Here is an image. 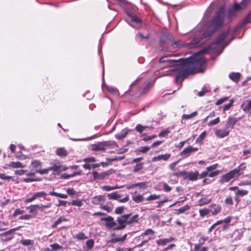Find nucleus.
<instances>
[{
    "label": "nucleus",
    "instance_id": "f257e3e1",
    "mask_svg": "<svg viewBox=\"0 0 251 251\" xmlns=\"http://www.w3.org/2000/svg\"><path fill=\"white\" fill-rule=\"evenodd\" d=\"M212 49L203 48L189 57L178 60L163 57L160 58L159 62L166 63L169 66L174 65V63H176V66L171 70L175 72L176 75L175 80L177 82L180 79H184L190 75L203 72L206 62L203 55L208 53Z\"/></svg>",
    "mask_w": 251,
    "mask_h": 251
},
{
    "label": "nucleus",
    "instance_id": "f03ea898",
    "mask_svg": "<svg viewBox=\"0 0 251 251\" xmlns=\"http://www.w3.org/2000/svg\"><path fill=\"white\" fill-rule=\"evenodd\" d=\"M225 18L224 11L216 13L212 22L203 26L191 43L190 47H198L208 40L217 29L222 27Z\"/></svg>",
    "mask_w": 251,
    "mask_h": 251
},
{
    "label": "nucleus",
    "instance_id": "7ed1b4c3",
    "mask_svg": "<svg viewBox=\"0 0 251 251\" xmlns=\"http://www.w3.org/2000/svg\"><path fill=\"white\" fill-rule=\"evenodd\" d=\"M246 168L245 163H242L237 168L223 175L220 178V182L224 183L228 182L231 179L238 178L239 176L244 174Z\"/></svg>",
    "mask_w": 251,
    "mask_h": 251
},
{
    "label": "nucleus",
    "instance_id": "20e7f679",
    "mask_svg": "<svg viewBox=\"0 0 251 251\" xmlns=\"http://www.w3.org/2000/svg\"><path fill=\"white\" fill-rule=\"evenodd\" d=\"M142 84V82H141V79L136 80L131 84L130 87L128 90L127 93L130 95L132 96L137 94V91L140 92V93L141 94H145L148 93L151 87V83H147L142 90V88H141Z\"/></svg>",
    "mask_w": 251,
    "mask_h": 251
},
{
    "label": "nucleus",
    "instance_id": "39448f33",
    "mask_svg": "<svg viewBox=\"0 0 251 251\" xmlns=\"http://www.w3.org/2000/svg\"><path fill=\"white\" fill-rule=\"evenodd\" d=\"M231 39L229 32H226L220 34L215 41V44L222 47H226L231 41Z\"/></svg>",
    "mask_w": 251,
    "mask_h": 251
},
{
    "label": "nucleus",
    "instance_id": "423d86ee",
    "mask_svg": "<svg viewBox=\"0 0 251 251\" xmlns=\"http://www.w3.org/2000/svg\"><path fill=\"white\" fill-rule=\"evenodd\" d=\"M116 145V143L110 141H103L91 146L92 151H105L107 148Z\"/></svg>",
    "mask_w": 251,
    "mask_h": 251
},
{
    "label": "nucleus",
    "instance_id": "0eeeda50",
    "mask_svg": "<svg viewBox=\"0 0 251 251\" xmlns=\"http://www.w3.org/2000/svg\"><path fill=\"white\" fill-rule=\"evenodd\" d=\"M131 214H127L123 215L121 216L118 217L116 222L118 223V226L117 227V230H121L126 228V225H127V220L130 217Z\"/></svg>",
    "mask_w": 251,
    "mask_h": 251
},
{
    "label": "nucleus",
    "instance_id": "6e6552de",
    "mask_svg": "<svg viewBox=\"0 0 251 251\" xmlns=\"http://www.w3.org/2000/svg\"><path fill=\"white\" fill-rule=\"evenodd\" d=\"M112 173V170H107L100 173L96 171H94L92 173L93 179L96 180H103L105 178H107Z\"/></svg>",
    "mask_w": 251,
    "mask_h": 251
},
{
    "label": "nucleus",
    "instance_id": "1a4fd4ad",
    "mask_svg": "<svg viewBox=\"0 0 251 251\" xmlns=\"http://www.w3.org/2000/svg\"><path fill=\"white\" fill-rule=\"evenodd\" d=\"M198 150L199 148H198L193 147L192 146H189L180 152V155L183 158H186L190 156L192 153L196 152Z\"/></svg>",
    "mask_w": 251,
    "mask_h": 251
},
{
    "label": "nucleus",
    "instance_id": "9d476101",
    "mask_svg": "<svg viewBox=\"0 0 251 251\" xmlns=\"http://www.w3.org/2000/svg\"><path fill=\"white\" fill-rule=\"evenodd\" d=\"M51 166L49 167L50 171H52L53 174L61 172L66 170L68 168L61 165L60 162L51 163Z\"/></svg>",
    "mask_w": 251,
    "mask_h": 251
},
{
    "label": "nucleus",
    "instance_id": "9b49d317",
    "mask_svg": "<svg viewBox=\"0 0 251 251\" xmlns=\"http://www.w3.org/2000/svg\"><path fill=\"white\" fill-rule=\"evenodd\" d=\"M242 117H240L238 118H235L232 116H229L226 121L225 127L229 129H233L235 125L240 120H241Z\"/></svg>",
    "mask_w": 251,
    "mask_h": 251
},
{
    "label": "nucleus",
    "instance_id": "f8f14e48",
    "mask_svg": "<svg viewBox=\"0 0 251 251\" xmlns=\"http://www.w3.org/2000/svg\"><path fill=\"white\" fill-rule=\"evenodd\" d=\"M199 173L198 171L187 172L185 171L184 179H188L190 181H196L199 179Z\"/></svg>",
    "mask_w": 251,
    "mask_h": 251
},
{
    "label": "nucleus",
    "instance_id": "ddd939ff",
    "mask_svg": "<svg viewBox=\"0 0 251 251\" xmlns=\"http://www.w3.org/2000/svg\"><path fill=\"white\" fill-rule=\"evenodd\" d=\"M106 200L105 195H98L93 197L91 199V203L94 205L102 204Z\"/></svg>",
    "mask_w": 251,
    "mask_h": 251
},
{
    "label": "nucleus",
    "instance_id": "4468645a",
    "mask_svg": "<svg viewBox=\"0 0 251 251\" xmlns=\"http://www.w3.org/2000/svg\"><path fill=\"white\" fill-rule=\"evenodd\" d=\"M229 132V130L225 127L224 129H217L215 130V134L217 137L223 138L228 136Z\"/></svg>",
    "mask_w": 251,
    "mask_h": 251
},
{
    "label": "nucleus",
    "instance_id": "2eb2a0df",
    "mask_svg": "<svg viewBox=\"0 0 251 251\" xmlns=\"http://www.w3.org/2000/svg\"><path fill=\"white\" fill-rule=\"evenodd\" d=\"M241 108L246 113L251 114V99L243 102L241 105Z\"/></svg>",
    "mask_w": 251,
    "mask_h": 251
},
{
    "label": "nucleus",
    "instance_id": "dca6fc26",
    "mask_svg": "<svg viewBox=\"0 0 251 251\" xmlns=\"http://www.w3.org/2000/svg\"><path fill=\"white\" fill-rule=\"evenodd\" d=\"M210 213L212 215L214 216L220 213L222 210L221 206L215 203H212L210 206Z\"/></svg>",
    "mask_w": 251,
    "mask_h": 251
},
{
    "label": "nucleus",
    "instance_id": "f3484780",
    "mask_svg": "<svg viewBox=\"0 0 251 251\" xmlns=\"http://www.w3.org/2000/svg\"><path fill=\"white\" fill-rule=\"evenodd\" d=\"M251 2V0H243L242 2L239 3H235L233 8L236 11L240 10L245 8L247 5Z\"/></svg>",
    "mask_w": 251,
    "mask_h": 251
},
{
    "label": "nucleus",
    "instance_id": "a211bd4d",
    "mask_svg": "<svg viewBox=\"0 0 251 251\" xmlns=\"http://www.w3.org/2000/svg\"><path fill=\"white\" fill-rule=\"evenodd\" d=\"M171 154L170 153H166L164 154H160L158 155L157 156H154L152 158V161L155 162L161 160H163L164 161H167L170 157Z\"/></svg>",
    "mask_w": 251,
    "mask_h": 251
},
{
    "label": "nucleus",
    "instance_id": "6ab92c4d",
    "mask_svg": "<svg viewBox=\"0 0 251 251\" xmlns=\"http://www.w3.org/2000/svg\"><path fill=\"white\" fill-rule=\"evenodd\" d=\"M147 128L152 129L153 127L151 126H143L142 125L139 124L136 125L135 129L139 133H142V132Z\"/></svg>",
    "mask_w": 251,
    "mask_h": 251
},
{
    "label": "nucleus",
    "instance_id": "aec40b11",
    "mask_svg": "<svg viewBox=\"0 0 251 251\" xmlns=\"http://www.w3.org/2000/svg\"><path fill=\"white\" fill-rule=\"evenodd\" d=\"M82 174V171L81 170L75 171L72 174H69L67 173H64L61 175V177L64 179H68L72 177H74L77 175H81Z\"/></svg>",
    "mask_w": 251,
    "mask_h": 251
},
{
    "label": "nucleus",
    "instance_id": "412c9836",
    "mask_svg": "<svg viewBox=\"0 0 251 251\" xmlns=\"http://www.w3.org/2000/svg\"><path fill=\"white\" fill-rule=\"evenodd\" d=\"M102 221H104L105 222V226L109 228H111V226H112L113 222L114 221V218L111 216H108L106 218H103L101 219Z\"/></svg>",
    "mask_w": 251,
    "mask_h": 251
},
{
    "label": "nucleus",
    "instance_id": "4be33fe9",
    "mask_svg": "<svg viewBox=\"0 0 251 251\" xmlns=\"http://www.w3.org/2000/svg\"><path fill=\"white\" fill-rule=\"evenodd\" d=\"M56 154L61 157H65L68 155V152L64 148H59L56 150Z\"/></svg>",
    "mask_w": 251,
    "mask_h": 251
},
{
    "label": "nucleus",
    "instance_id": "5701e85b",
    "mask_svg": "<svg viewBox=\"0 0 251 251\" xmlns=\"http://www.w3.org/2000/svg\"><path fill=\"white\" fill-rule=\"evenodd\" d=\"M107 196L109 199L114 200H118V199L121 197V195L119 194L117 192H114L110 194H107Z\"/></svg>",
    "mask_w": 251,
    "mask_h": 251
},
{
    "label": "nucleus",
    "instance_id": "b1692460",
    "mask_svg": "<svg viewBox=\"0 0 251 251\" xmlns=\"http://www.w3.org/2000/svg\"><path fill=\"white\" fill-rule=\"evenodd\" d=\"M7 165L12 168H24L25 166L23 165L22 163L20 162H11Z\"/></svg>",
    "mask_w": 251,
    "mask_h": 251
},
{
    "label": "nucleus",
    "instance_id": "393cba45",
    "mask_svg": "<svg viewBox=\"0 0 251 251\" xmlns=\"http://www.w3.org/2000/svg\"><path fill=\"white\" fill-rule=\"evenodd\" d=\"M126 234H125L124 236H123L121 237H116V238H112L109 242L112 243H116L119 242H124L126 239Z\"/></svg>",
    "mask_w": 251,
    "mask_h": 251
},
{
    "label": "nucleus",
    "instance_id": "a878e982",
    "mask_svg": "<svg viewBox=\"0 0 251 251\" xmlns=\"http://www.w3.org/2000/svg\"><path fill=\"white\" fill-rule=\"evenodd\" d=\"M224 203L226 206H230L233 204V197L231 194L226 196Z\"/></svg>",
    "mask_w": 251,
    "mask_h": 251
},
{
    "label": "nucleus",
    "instance_id": "bb28decb",
    "mask_svg": "<svg viewBox=\"0 0 251 251\" xmlns=\"http://www.w3.org/2000/svg\"><path fill=\"white\" fill-rule=\"evenodd\" d=\"M139 220V215L136 214L132 216L131 217H129L128 220H127V225H130L134 223H137L138 222Z\"/></svg>",
    "mask_w": 251,
    "mask_h": 251
},
{
    "label": "nucleus",
    "instance_id": "cd10ccee",
    "mask_svg": "<svg viewBox=\"0 0 251 251\" xmlns=\"http://www.w3.org/2000/svg\"><path fill=\"white\" fill-rule=\"evenodd\" d=\"M43 163L38 160H33L31 162V166L32 168L36 169H38V168L40 167Z\"/></svg>",
    "mask_w": 251,
    "mask_h": 251
},
{
    "label": "nucleus",
    "instance_id": "c85d7f7f",
    "mask_svg": "<svg viewBox=\"0 0 251 251\" xmlns=\"http://www.w3.org/2000/svg\"><path fill=\"white\" fill-rule=\"evenodd\" d=\"M211 201V200L210 199H207V198H202L200 199L198 201V204L200 206H203L204 205L208 204Z\"/></svg>",
    "mask_w": 251,
    "mask_h": 251
},
{
    "label": "nucleus",
    "instance_id": "c756f323",
    "mask_svg": "<svg viewBox=\"0 0 251 251\" xmlns=\"http://www.w3.org/2000/svg\"><path fill=\"white\" fill-rule=\"evenodd\" d=\"M190 206L188 205H185L182 207H180L178 209L176 210V214L179 215L181 213H184L185 211L189 210Z\"/></svg>",
    "mask_w": 251,
    "mask_h": 251
},
{
    "label": "nucleus",
    "instance_id": "7c9ffc66",
    "mask_svg": "<svg viewBox=\"0 0 251 251\" xmlns=\"http://www.w3.org/2000/svg\"><path fill=\"white\" fill-rule=\"evenodd\" d=\"M39 207L38 204L31 205L26 207V209L29 210L30 213H34L35 215L37 214V208Z\"/></svg>",
    "mask_w": 251,
    "mask_h": 251
},
{
    "label": "nucleus",
    "instance_id": "2f4dec72",
    "mask_svg": "<svg viewBox=\"0 0 251 251\" xmlns=\"http://www.w3.org/2000/svg\"><path fill=\"white\" fill-rule=\"evenodd\" d=\"M200 213V216L201 218H203L205 216L208 215L210 214V210L207 208H204L200 209L199 210Z\"/></svg>",
    "mask_w": 251,
    "mask_h": 251
},
{
    "label": "nucleus",
    "instance_id": "473e14b6",
    "mask_svg": "<svg viewBox=\"0 0 251 251\" xmlns=\"http://www.w3.org/2000/svg\"><path fill=\"white\" fill-rule=\"evenodd\" d=\"M128 133V130L124 129L122 131L121 133L116 134L115 137L119 140H122L126 137Z\"/></svg>",
    "mask_w": 251,
    "mask_h": 251
},
{
    "label": "nucleus",
    "instance_id": "72a5a7b5",
    "mask_svg": "<svg viewBox=\"0 0 251 251\" xmlns=\"http://www.w3.org/2000/svg\"><path fill=\"white\" fill-rule=\"evenodd\" d=\"M73 237L78 240H83L87 239L88 237L82 232H80L78 234L73 235Z\"/></svg>",
    "mask_w": 251,
    "mask_h": 251
},
{
    "label": "nucleus",
    "instance_id": "f704fd0d",
    "mask_svg": "<svg viewBox=\"0 0 251 251\" xmlns=\"http://www.w3.org/2000/svg\"><path fill=\"white\" fill-rule=\"evenodd\" d=\"M230 78L235 82H237L240 78V74L239 73H232L229 75Z\"/></svg>",
    "mask_w": 251,
    "mask_h": 251
},
{
    "label": "nucleus",
    "instance_id": "c9c22d12",
    "mask_svg": "<svg viewBox=\"0 0 251 251\" xmlns=\"http://www.w3.org/2000/svg\"><path fill=\"white\" fill-rule=\"evenodd\" d=\"M198 114L197 111H194L190 114H183L182 116V119L184 120H188L192 119Z\"/></svg>",
    "mask_w": 251,
    "mask_h": 251
},
{
    "label": "nucleus",
    "instance_id": "e433bc0d",
    "mask_svg": "<svg viewBox=\"0 0 251 251\" xmlns=\"http://www.w3.org/2000/svg\"><path fill=\"white\" fill-rule=\"evenodd\" d=\"M49 195L62 199H67L68 198V195L67 194H60L54 191L50 192Z\"/></svg>",
    "mask_w": 251,
    "mask_h": 251
},
{
    "label": "nucleus",
    "instance_id": "4c0bfd02",
    "mask_svg": "<svg viewBox=\"0 0 251 251\" xmlns=\"http://www.w3.org/2000/svg\"><path fill=\"white\" fill-rule=\"evenodd\" d=\"M155 233L154 231L152 230L151 228H148L146 229L144 232H143L140 236H139L138 238H140L141 237H143L145 236L149 235H153Z\"/></svg>",
    "mask_w": 251,
    "mask_h": 251
},
{
    "label": "nucleus",
    "instance_id": "58836bf2",
    "mask_svg": "<svg viewBox=\"0 0 251 251\" xmlns=\"http://www.w3.org/2000/svg\"><path fill=\"white\" fill-rule=\"evenodd\" d=\"M42 179L37 177H27L24 178L23 181L25 183L31 182L34 181H41Z\"/></svg>",
    "mask_w": 251,
    "mask_h": 251
},
{
    "label": "nucleus",
    "instance_id": "ea45409f",
    "mask_svg": "<svg viewBox=\"0 0 251 251\" xmlns=\"http://www.w3.org/2000/svg\"><path fill=\"white\" fill-rule=\"evenodd\" d=\"M206 135V131L202 132L198 137V138L196 140V143L197 144H201L202 141L205 138Z\"/></svg>",
    "mask_w": 251,
    "mask_h": 251
},
{
    "label": "nucleus",
    "instance_id": "a19ab883",
    "mask_svg": "<svg viewBox=\"0 0 251 251\" xmlns=\"http://www.w3.org/2000/svg\"><path fill=\"white\" fill-rule=\"evenodd\" d=\"M21 243L25 246H32L34 244V241L30 239H22Z\"/></svg>",
    "mask_w": 251,
    "mask_h": 251
},
{
    "label": "nucleus",
    "instance_id": "79ce46f5",
    "mask_svg": "<svg viewBox=\"0 0 251 251\" xmlns=\"http://www.w3.org/2000/svg\"><path fill=\"white\" fill-rule=\"evenodd\" d=\"M67 220L63 217H60L54 223V224L52 226V227L54 228H56L57 227V226L59 225L61 222L64 221L65 222Z\"/></svg>",
    "mask_w": 251,
    "mask_h": 251
},
{
    "label": "nucleus",
    "instance_id": "37998d69",
    "mask_svg": "<svg viewBox=\"0 0 251 251\" xmlns=\"http://www.w3.org/2000/svg\"><path fill=\"white\" fill-rule=\"evenodd\" d=\"M50 247L51 248V250L50 251L49 249H48L49 251H56L57 250H61L63 248L62 246L59 245L57 243H54V244H51L50 245Z\"/></svg>",
    "mask_w": 251,
    "mask_h": 251
},
{
    "label": "nucleus",
    "instance_id": "c03bdc74",
    "mask_svg": "<svg viewBox=\"0 0 251 251\" xmlns=\"http://www.w3.org/2000/svg\"><path fill=\"white\" fill-rule=\"evenodd\" d=\"M151 149V147L148 146H144L142 147L140 149H139L136 150L137 153L138 154L140 153H146L147 152Z\"/></svg>",
    "mask_w": 251,
    "mask_h": 251
},
{
    "label": "nucleus",
    "instance_id": "a18cd8bd",
    "mask_svg": "<svg viewBox=\"0 0 251 251\" xmlns=\"http://www.w3.org/2000/svg\"><path fill=\"white\" fill-rule=\"evenodd\" d=\"M233 102L234 100L232 99L230 100L228 103L223 106V112H225L226 111L229 110L233 105Z\"/></svg>",
    "mask_w": 251,
    "mask_h": 251
},
{
    "label": "nucleus",
    "instance_id": "49530a36",
    "mask_svg": "<svg viewBox=\"0 0 251 251\" xmlns=\"http://www.w3.org/2000/svg\"><path fill=\"white\" fill-rule=\"evenodd\" d=\"M170 240L168 238L163 239H159L156 241V243L159 246H164L167 243L169 242Z\"/></svg>",
    "mask_w": 251,
    "mask_h": 251
},
{
    "label": "nucleus",
    "instance_id": "de8ad7c7",
    "mask_svg": "<svg viewBox=\"0 0 251 251\" xmlns=\"http://www.w3.org/2000/svg\"><path fill=\"white\" fill-rule=\"evenodd\" d=\"M50 171L49 167L45 169H36V172L41 175L48 174Z\"/></svg>",
    "mask_w": 251,
    "mask_h": 251
},
{
    "label": "nucleus",
    "instance_id": "09e8293b",
    "mask_svg": "<svg viewBox=\"0 0 251 251\" xmlns=\"http://www.w3.org/2000/svg\"><path fill=\"white\" fill-rule=\"evenodd\" d=\"M133 200L136 203L141 202L144 201V197L142 195H139L135 197H133Z\"/></svg>",
    "mask_w": 251,
    "mask_h": 251
},
{
    "label": "nucleus",
    "instance_id": "8fccbe9b",
    "mask_svg": "<svg viewBox=\"0 0 251 251\" xmlns=\"http://www.w3.org/2000/svg\"><path fill=\"white\" fill-rule=\"evenodd\" d=\"M94 241L92 239L88 240L86 242V247L87 248V250H91L94 247Z\"/></svg>",
    "mask_w": 251,
    "mask_h": 251
},
{
    "label": "nucleus",
    "instance_id": "3c124183",
    "mask_svg": "<svg viewBox=\"0 0 251 251\" xmlns=\"http://www.w3.org/2000/svg\"><path fill=\"white\" fill-rule=\"evenodd\" d=\"M143 165H144L143 163H139L137 164L134 167L133 171L135 173H136V172L139 171L140 170L142 169V168L143 167Z\"/></svg>",
    "mask_w": 251,
    "mask_h": 251
},
{
    "label": "nucleus",
    "instance_id": "603ef678",
    "mask_svg": "<svg viewBox=\"0 0 251 251\" xmlns=\"http://www.w3.org/2000/svg\"><path fill=\"white\" fill-rule=\"evenodd\" d=\"M220 122V117H217L216 118H215V119H213L210 121H209V122L208 123L207 125L208 126H214V125H216L217 124H218V123H219Z\"/></svg>",
    "mask_w": 251,
    "mask_h": 251
},
{
    "label": "nucleus",
    "instance_id": "864d4df0",
    "mask_svg": "<svg viewBox=\"0 0 251 251\" xmlns=\"http://www.w3.org/2000/svg\"><path fill=\"white\" fill-rule=\"evenodd\" d=\"M248 194V191L246 190H238L236 192V195L243 197Z\"/></svg>",
    "mask_w": 251,
    "mask_h": 251
},
{
    "label": "nucleus",
    "instance_id": "5fc2aeb1",
    "mask_svg": "<svg viewBox=\"0 0 251 251\" xmlns=\"http://www.w3.org/2000/svg\"><path fill=\"white\" fill-rule=\"evenodd\" d=\"M35 197H36V199L39 198H45L47 195V193L45 192H38L34 194Z\"/></svg>",
    "mask_w": 251,
    "mask_h": 251
},
{
    "label": "nucleus",
    "instance_id": "6e6d98bb",
    "mask_svg": "<svg viewBox=\"0 0 251 251\" xmlns=\"http://www.w3.org/2000/svg\"><path fill=\"white\" fill-rule=\"evenodd\" d=\"M222 173L221 170H216L213 172H208V176L210 177H214Z\"/></svg>",
    "mask_w": 251,
    "mask_h": 251
},
{
    "label": "nucleus",
    "instance_id": "4d7b16f0",
    "mask_svg": "<svg viewBox=\"0 0 251 251\" xmlns=\"http://www.w3.org/2000/svg\"><path fill=\"white\" fill-rule=\"evenodd\" d=\"M228 99H229V98L228 97H225L224 98H221L220 99L216 101L215 104L216 105H220V104H222L223 103H224V102L227 100H228Z\"/></svg>",
    "mask_w": 251,
    "mask_h": 251
},
{
    "label": "nucleus",
    "instance_id": "13d9d810",
    "mask_svg": "<svg viewBox=\"0 0 251 251\" xmlns=\"http://www.w3.org/2000/svg\"><path fill=\"white\" fill-rule=\"evenodd\" d=\"M69 205L81 206L82 205V201L80 200H73L71 202H69Z\"/></svg>",
    "mask_w": 251,
    "mask_h": 251
},
{
    "label": "nucleus",
    "instance_id": "bf43d9fd",
    "mask_svg": "<svg viewBox=\"0 0 251 251\" xmlns=\"http://www.w3.org/2000/svg\"><path fill=\"white\" fill-rule=\"evenodd\" d=\"M100 208L106 211L107 212H110L112 210V207L108 206V205L100 204Z\"/></svg>",
    "mask_w": 251,
    "mask_h": 251
},
{
    "label": "nucleus",
    "instance_id": "052dcab7",
    "mask_svg": "<svg viewBox=\"0 0 251 251\" xmlns=\"http://www.w3.org/2000/svg\"><path fill=\"white\" fill-rule=\"evenodd\" d=\"M170 132V130H169V129L168 128H167L163 131H161L159 133V137H165L166 136H167L169 133Z\"/></svg>",
    "mask_w": 251,
    "mask_h": 251
},
{
    "label": "nucleus",
    "instance_id": "680f3d73",
    "mask_svg": "<svg viewBox=\"0 0 251 251\" xmlns=\"http://www.w3.org/2000/svg\"><path fill=\"white\" fill-rule=\"evenodd\" d=\"M116 188V187L110 186L109 185H105L101 187V189L105 191H110Z\"/></svg>",
    "mask_w": 251,
    "mask_h": 251
},
{
    "label": "nucleus",
    "instance_id": "e2e57ef3",
    "mask_svg": "<svg viewBox=\"0 0 251 251\" xmlns=\"http://www.w3.org/2000/svg\"><path fill=\"white\" fill-rule=\"evenodd\" d=\"M125 209V207L124 206L118 207L115 209V213L117 214H122Z\"/></svg>",
    "mask_w": 251,
    "mask_h": 251
},
{
    "label": "nucleus",
    "instance_id": "0e129e2a",
    "mask_svg": "<svg viewBox=\"0 0 251 251\" xmlns=\"http://www.w3.org/2000/svg\"><path fill=\"white\" fill-rule=\"evenodd\" d=\"M160 198V195H156L155 194L151 195L146 198V200L150 201L158 199Z\"/></svg>",
    "mask_w": 251,
    "mask_h": 251
},
{
    "label": "nucleus",
    "instance_id": "69168bd1",
    "mask_svg": "<svg viewBox=\"0 0 251 251\" xmlns=\"http://www.w3.org/2000/svg\"><path fill=\"white\" fill-rule=\"evenodd\" d=\"M208 172L207 171V169L206 168V170L203 171L201 174H199V178L201 179L203 178H205L206 176H208Z\"/></svg>",
    "mask_w": 251,
    "mask_h": 251
},
{
    "label": "nucleus",
    "instance_id": "338daca9",
    "mask_svg": "<svg viewBox=\"0 0 251 251\" xmlns=\"http://www.w3.org/2000/svg\"><path fill=\"white\" fill-rule=\"evenodd\" d=\"M218 166V163L214 164L212 165H210L208 167H207L206 168L207 169V171L211 172L212 171L215 170L217 169V167Z\"/></svg>",
    "mask_w": 251,
    "mask_h": 251
},
{
    "label": "nucleus",
    "instance_id": "774afa93",
    "mask_svg": "<svg viewBox=\"0 0 251 251\" xmlns=\"http://www.w3.org/2000/svg\"><path fill=\"white\" fill-rule=\"evenodd\" d=\"M24 210H22L20 208H17L15 210L13 214V216L14 217H16L19 215L23 214V213H24Z\"/></svg>",
    "mask_w": 251,
    "mask_h": 251
}]
</instances>
